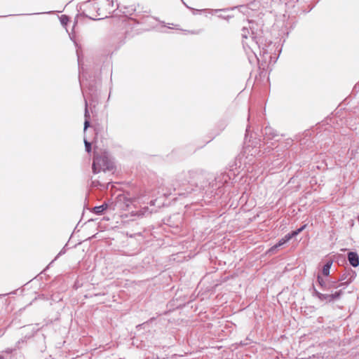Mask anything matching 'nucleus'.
<instances>
[{"label": "nucleus", "mask_w": 359, "mask_h": 359, "mask_svg": "<svg viewBox=\"0 0 359 359\" xmlns=\"http://www.w3.org/2000/svg\"><path fill=\"white\" fill-rule=\"evenodd\" d=\"M108 208V205L107 203H104L102 205L96 206L93 208L94 212L97 215H100Z\"/></svg>", "instance_id": "9"}, {"label": "nucleus", "mask_w": 359, "mask_h": 359, "mask_svg": "<svg viewBox=\"0 0 359 359\" xmlns=\"http://www.w3.org/2000/svg\"><path fill=\"white\" fill-rule=\"evenodd\" d=\"M109 2V4H111V6H113V0H107Z\"/></svg>", "instance_id": "18"}, {"label": "nucleus", "mask_w": 359, "mask_h": 359, "mask_svg": "<svg viewBox=\"0 0 359 359\" xmlns=\"http://www.w3.org/2000/svg\"><path fill=\"white\" fill-rule=\"evenodd\" d=\"M0 359H4V358L2 356H0Z\"/></svg>", "instance_id": "20"}, {"label": "nucleus", "mask_w": 359, "mask_h": 359, "mask_svg": "<svg viewBox=\"0 0 359 359\" xmlns=\"http://www.w3.org/2000/svg\"><path fill=\"white\" fill-rule=\"evenodd\" d=\"M351 278H352L351 277L348 280H346V282L342 283L339 285H338L334 281H328V282H327V288L325 289V290H331L332 288H337L339 286L347 285L348 283L351 282Z\"/></svg>", "instance_id": "4"}, {"label": "nucleus", "mask_w": 359, "mask_h": 359, "mask_svg": "<svg viewBox=\"0 0 359 359\" xmlns=\"http://www.w3.org/2000/svg\"><path fill=\"white\" fill-rule=\"evenodd\" d=\"M60 22L62 25H66L69 22V18L66 15H62L60 17Z\"/></svg>", "instance_id": "14"}, {"label": "nucleus", "mask_w": 359, "mask_h": 359, "mask_svg": "<svg viewBox=\"0 0 359 359\" xmlns=\"http://www.w3.org/2000/svg\"><path fill=\"white\" fill-rule=\"evenodd\" d=\"M332 264V262H327V263L324 265V266H323V274L324 276H328V275H329V273H330V268H331Z\"/></svg>", "instance_id": "11"}, {"label": "nucleus", "mask_w": 359, "mask_h": 359, "mask_svg": "<svg viewBox=\"0 0 359 359\" xmlns=\"http://www.w3.org/2000/svg\"><path fill=\"white\" fill-rule=\"evenodd\" d=\"M348 260L351 266L356 267L359 265V257L355 252L348 253Z\"/></svg>", "instance_id": "2"}, {"label": "nucleus", "mask_w": 359, "mask_h": 359, "mask_svg": "<svg viewBox=\"0 0 359 359\" xmlns=\"http://www.w3.org/2000/svg\"><path fill=\"white\" fill-rule=\"evenodd\" d=\"M246 31H247V30H246L245 29H243V37H245V38H247V36H246V35H245V34H246Z\"/></svg>", "instance_id": "17"}, {"label": "nucleus", "mask_w": 359, "mask_h": 359, "mask_svg": "<svg viewBox=\"0 0 359 359\" xmlns=\"http://www.w3.org/2000/svg\"><path fill=\"white\" fill-rule=\"evenodd\" d=\"M114 168V162L109 159L108 154L104 152L102 155H99L95 151L93 163V171L94 173H98L101 171H112Z\"/></svg>", "instance_id": "1"}, {"label": "nucleus", "mask_w": 359, "mask_h": 359, "mask_svg": "<svg viewBox=\"0 0 359 359\" xmlns=\"http://www.w3.org/2000/svg\"><path fill=\"white\" fill-rule=\"evenodd\" d=\"M85 103H86V109H85V118H86V120H85V122H84V131H86V130L88 128V126L90 125V122L88 121V118H90V115H89V113H88V108H87V102L85 101Z\"/></svg>", "instance_id": "10"}, {"label": "nucleus", "mask_w": 359, "mask_h": 359, "mask_svg": "<svg viewBox=\"0 0 359 359\" xmlns=\"http://www.w3.org/2000/svg\"><path fill=\"white\" fill-rule=\"evenodd\" d=\"M314 295H316L320 301H327L331 302L332 301V296H330V294H323L314 290Z\"/></svg>", "instance_id": "7"}, {"label": "nucleus", "mask_w": 359, "mask_h": 359, "mask_svg": "<svg viewBox=\"0 0 359 359\" xmlns=\"http://www.w3.org/2000/svg\"><path fill=\"white\" fill-rule=\"evenodd\" d=\"M318 281L319 285L322 287V288L325 290L327 288V282L323 280V278L320 276H318Z\"/></svg>", "instance_id": "13"}, {"label": "nucleus", "mask_w": 359, "mask_h": 359, "mask_svg": "<svg viewBox=\"0 0 359 359\" xmlns=\"http://www.w3.org/2000/svg\"><path fill=\"white\" fill-rule=\"evenodd\" d=\"M84 144L86 151L89 153L91 151V144L89 142H88L86 139H84Z\"/></svg>", "instance_id": "15"}, {"label": "nucleus", "mask_w": 359, "mask_h": 359, "mask_svg": "<svg viewBox=\"0 0 359 359\" xmlns=\"http://www.w3.org/2000/svg\"><path fill=\"white\" fill-rule=\"evenodd\" d=\"M306 227V225H304L302 226V227H300L299 229L295 230V231H292L291 233H287V235H285L284 236V238H283V239L287 243V241H289L292 238H293L294 236H296L297 235H298L299 233H301Z\"/></svg>", "instance_id": "6"}, {"label": "nucleus", "mask_w": 359, "mask_h": 359, "mask_svg": "<svg viewBox=\"0 0 359 359\" xmlns=\"http://www.w3.org/2000/svg\"><path fill=\"white\" fill-rule=\"evenodd\" d=\"M154 204H155V201H151L150 202V205H154Z\"/></svg>", "instance_id": "19"}, {"label": "nucleus", "mask_w": 359, "mask_h": 359, "mask_svg": "<svg viewBox=\"0 0 359 359\" xmlns=\"http://www.w3.org/2000/svg\"><path fill=\"white\" fill-rule=\"evenodd\" d=\"M152 211H149L148 207H144L142 210L132 212V215L137 216L138 217H142L151 214Z\"/></svg>", "instance_id": "8"}, {"label": "nucleus", "mask_w": 359, "mask_h": 359, "mask_svg": "<svg viewBox=\"0 0 359 359\" xmlns=\"http://www.w3.org/2000/svg\"><path fill=\"white\" fill-rule=\"evenodd\" d=\"M286 242L283 239L281 238L278 243L277 244H276L275 245H273V247H271L269 252H273L275 250H276L278 248L280 247L281 245H283V244H285Z\"/></svg>", "instance_id": "12"}, {"label": "nucleus", "mask_w": 359, "mask_h": 359, "mask_svg": "<svg viewBox=\"0 0 359 359\" xmlns=\"http://www.w3.org/2000/svg\"><path fill=\"white\" fill-rule=\"evenodd\" d=\"M135 199L134 198H127L125 196L123 195H118V197H117V201H116V205H119L121 208H123L122 206H121V202H123L125 204H126V207H128L130 203H132L133 202Z\"/></svg>", "instance_id": "3"}, {"label": "nucleus", "mask_w": 359, "mask_h": 359, "mask_svg": "<svg viewBox=\"0 0 359 359\" xmlns=\"http://www.w3.org/2000/svg\"><path fill=\"white\" fill-rule=\"evenodd\" d=\"M306 227V225H304L302 226V227H300L299 229L295 230V231H292L291 233H287V235H285L284 236V238H283V239L287 243V241H289L292 238H293L294 236H296L297 235H298L299 233H301Z\"/></svg>", "instance_id": "5"}, {"label": "nucleus", "mask_w": 359, "mask_h": 359, "mask_svg": "<svg viewBox=\"0 0 359 359\" xmlns=\"http://www.w3.org/2000/svg\"><path fill=\"white\" fill-rule=\"evenodd\" d=\"M341 291L339 290L338 292H335L333 294H330V296H332V300L339 298L340 297V295H341Z\"/></svg>", "instance_id": "16"}]
</instances>
